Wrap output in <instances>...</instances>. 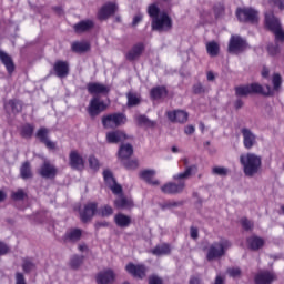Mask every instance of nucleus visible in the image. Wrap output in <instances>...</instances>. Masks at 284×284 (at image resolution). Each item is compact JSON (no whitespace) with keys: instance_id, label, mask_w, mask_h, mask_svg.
Returning <instances> with one entry per match:
<instances>
[{"instance_id":"1","label":"nucleus","mask_w":284,"mask_h":284,"mask_svg":"<svg viewBox=\"0 0 284 284\" xmlns=\"http://www.w3.org/2000/svg\"><path fill=\"white\" fill-rule=\"evenodd\" d=\"M146 12L152 19V30H155L156 32H170V30H172V18H170L168 12L161 13V9L159 6H156V3L149 4Z\"/></svg>"},{"instance_id":"2","label":"nucleus","mask_w":284,"mask_h":284,"mask_svg":"<svg viewBox=\"0 0 284 284\" xmlns=\"http://www.w3.org/2000/svg\"><path fill=\"white\" fill-rule=\"evenodd\" d=\"M193 172H199L196 164L190 165L184 172L173 175V181H179V183L168 182L161 186V192L163 194H181L185 190V179H190Z\"/></svg>"},{"instance_id":"3","label":"nucleus","mask_w":284,"mask_h":284,"mask_svg":"<svg viewBox=\"0 0 284 284\" xmlns=\"http://www.w3.org/2000/svg\"><path fill=\"white\" fill-rule=\"evenodd\" d=\"M264 29L272 32L275 41L284 42V30L281 19L274 14V11H266L264 13Z\"/></svg>"},{"instance_id":"4","label":"nucleus","mask_w":284,"mask_h":284,"mask_svg":"<svg viewBox=\"0 0 284 284\" xmlns=\"http://www.w3.org/2000/svg\"><path fill=\"white\" fill-rule=\"evenodd\" d=\"M240 163L243 168V172L245 176H254L258 174L261 166L263 165V161L261 156L255 153H245L240 156Z\"/></svg>"},{"instance_id":"5","label":"nucleus","mask_w":284,"mask_h":284,"mask_svg":"<svg viewBox=\"0 0 284 284\" xmlns=\"http://www.w3.org/2000/svg\"><path fill=\"white\" fill-rule=\"evenodd\" d=\"M267 92L263 91V85L254 82L245 85H237L234 88L235 97H248V94H263L264 97H272V87L266 85Z\"/></svg>"},{"instance_id":"6","label":"nucleus","mask_w":284,"mask_h":284,"mask_svg":"<svg viewBox=\"0 0 284 284\" xmlns=\"http://www.w3.org/2000/svg\"><path fill=\"white\" fill-rule=\"evenodd\" d=\"M232 247V242L227 239H221L220 242H214L209 246L206 253V261H216V258H222V256Z\"/></svg>"},{"instance_id":"7","label":"nucleus","mask_w":284,"mask_h":284,"mask_svg":"<svg viewBox=\"0 0 284 284\" xmlns=\"http://www.w3.org/2000/svg\"><path fill=\"white\" fill-rule=\"evenodd\" d=\"M128 123V115L122 112L109 113L102 116V125L105 130H114Z\"/></svg>"},{"instance_id":"8","label":"nucleus","mask_w":284,"mask_h":284,"mask_svg":"<svg viewBox=\"0 0 284 284\" xmlns=\"http://www.w3.org/2000/svg\"><path fill=\"white\" fill-rule=\"evenodd\" d=\"M248 48L250 44H247V40L243 39L241 36H231L227 45L229 54H243Z\"/></svg>"},{"instance_id":"9","label":"nucleus","mask_w":284,"mask_h":284,"mask_svg":"<svg viewBox=\"0 0 284 284\" xmlns=\"http://www.w3.org/2000/svg\"><path fill=\"white\" fill-rule=\"evenodd\" d=\"M235 14L241 23H258V12L254 8H237Z\"/></svg>"},{"instance_id":"10","label":"nucleus","mask_w":284,"mask_h":284,"mask_svg":"<svg viewBox=\"0 0 284 284\" xmlns=\"http://www.w3.org/2000/svg\"><path fill=\"white\" fill-rule=\"evenodd\" d=\"M108 110V105L99 98V95H94L87 108V112L91 119H97L99 114L105 112Z\"/></svg>"},{"instance_id":"11","label":"nucleus","mask_w":284,"mask_h":284,"mask_svg":"<svg viewBox=\"0 0 284 284\" xmlns=\"http://www.w3.org/2000/svg\"><path fill=\"white\" fill-rule=\"evenodd\" d=\"M69 166L77 172H83V170H85V160L79 151L72 150L69 153Z\"/></svg>"},{"instance_id":"12","label":"nucleus","mask_w":284,"mask_h":284,"mask_svg":"<svg viewBox=\"0 0 284 284\" xmlns=\"http://www.w3.org/2000/svg\"><path fill=\"white\" fill-rule=\"evenodd\" d=\"M38 174L42 179H50L52 181L57 179V175L59 174V169H57V166L50 161L45 160L40 166Z\"/></svg>"},{"instance_id":"13","label":"nucleus","mask_w":284,"mask_h":284,"mask_svg":"<svg viewBox=\"0 0 284 284\" xmlns=\"http://www.w3.org/2000/svg\"><path fill=\"white\" fill-rule=\"evenodd\" d=\"M118 10H119V7L116 6V3L106 2L99 9L97 13V19L99 21H108V19L113 17V14H115Z\"/></svg>"},{"instance_id":"14","label":"nucleus","mask_w":284,"mask_h":284,"mask_svg":"<svg viewBox=\"0 0 284 284\" xmlns=\"http://www.w3.org/2000/svg\"><path fill=\"white\" fill-rule=\"evenodd\" d=\"M145 52V43L136 42L132 48L124 54L126 61L134 62L139 61Z\"/></svg>"},{"instance_id":"15","label":"nucleus","mask_w":284,"mask_h":284,"mask_svg":"<svg viewBox=\"0 0 284 284\" xmlns=\"http://www.w3.org/2000/svg\"><path fill=\"white\" fill-rule=\"evenodd\" d=\"M125 270L128 274L133 276V278H140L141 281H143L148 274V267L145 264L129 263L126 264Z\"/></svg>"},{"instance_id":"16","label":"nucleus","mask_w":284,"mask_h":284,"mask_svg":"<svg viewBox=\"0 0 284 284\" xmlns=\"http://www.w3.org/2000/svg\"><path fill=\"white\" fill-rule=\"evenodd\" d=\"M50 130H48L45 126H42L37 131L36 138L40 141V143H43L48 150H57V143L48 138Z\"/></svg>"},{"instance_id":"17","label":"nucleus","mask_w":284,"mask_h":284,"mask_svg":"<svg viewBox=\"0 0 284 284\" xmlns=\"http://www.w3.org/2000/svg\"><path fill=\"white\" fill-rule=\"evenodd\" d=\"M99 204L97 202H89L84 205L83 210L80 212V219L82 223H88L94 219Z\"/></svg>"},{"instance_id":"18","label":"nucleus","mask_w":284,"mask_h":284,"mask_svg":"<svg viewBox=\"0 0 284 284\" xmlns=\"http://www.w3.org/2000/svg\"><path fill=\"white\" fill-rule=\"evenodd\" d=\"M156 176V170L154 169H144L140 171L139 179L142 181H145L148 185H152L153 187H156L161 185V181L154 179Z\"/></svg>"},{"instance_id":"19","label":"nucleus","mask_w":284,"mask_h":284,"mask_svg":"<svg viewBox=\"0 0 284 284\" xmlns=\"http://www.w3.org/2000/svg\"><path fill=\"white\" fill-rule=\"evenodd\" d=\"M273 281H276V274L268 270L260 271L254 275L255 284H272Z\"/></svg>"},{"instance_id":"20","label":"nucleus","mask_w":284,"mask_h":284,"mask_svg":"<svg viewBox=\"0 0 284 284\" xmlns=\"http://www.w3.org/2000/svg\"><path fill=\"white\" fill-rule=\"evenodd\" d=\"M166 116L171 123H187V119H190V114L183 110H173L168 111Z\"/></svg>"},{"instance_id":"21","label":"nucleus","mask_w":284,"mask_h":284,"mask_svg":"<svg viewBox=\"0 0 284 284\" xmlns=\"http://www.w3.org/2000/svg\"><path fill=\"white\" fill-rule=\"evenodd\" d=\"M53 72L58 79H65L70 74V63L63 60H57L53 64Z\"/></svg>"},{"instance_id":"22","label":"nucleus","mask_w":284,"mask_h":284,"mask_svg":"<svg viewBox=\"0 0 284 284\" xmlns=\"http://www.w3.org/2000/svg\"><path fill=\"white\" fill-rule=\"evenodd\" d=\"M0 62L2 65H4L9 77H12L14 74V71L17 70V65L14 64V60L10 54H8L6 51L0 50Z\"/></svg>"},{"instance_id":"23","label":"nucleus","mask_w":284,"mask_h":284,"mask_svg":"<svg viewBox=\"0 0 284 284\" xmlns=\"http://www.w3.org/2000/svg\"><path fill=\"white\" fill-rule=\"evenodd\" d=\"M246 247L251 250V252H258V250L265 247V240L258 235H251L246 237Z\"/></svg>"},{"instance_id":"24","label":"nucleus","mask_w":284,"mask_h":284,"mask_svg":"<svg viewBox=\"0 0 284 284\" xmlns=\"http://www.w3.org/2000/svg\"><path fill=\"white\" fill-rule=\"evenodd\" d=\"M242 136H243V145L245 150H252L254 145L256 144V134L252 132V130L247 128H243L241 130Z\"/></svg>"},{"instance_id":"25","label":"nucleus","mask_w":284,"mask_h":284,"mask_svg":"<svg viewBox=\"0 0 284 284\" xmlns=\"http://www.w3.org/2000/svg\"><path fill=\"white\" fill-rule=\"evenodd\" d=\"M114 278H116L114 271L109 268L105 271H101L95 275V283L97 284H111V283H114Z\"/></svg>"},{"instance_id":"26","label":"nucleus","mask_w":284,"mask_h":284,"mask_svg":"<svg viewBox=\"0 0 284 284\" xmlns=\"http://www.w3.org/2000/svg\"><path fill=\"white\" fill-rule=\"evenodd\" d=\"M87 90L89 94H110V87L99 82H89Z\"/></svg>"},{"instance_id":"27","label":"nucleus","mask_w":284,"mask_h":284,"mask_svg":"<svg viewBox=\"0 0 284 284\" xmlns=\"http://www.w3.org/2000/svg\"><path fill=\"white\" fill-rule=\"evenodd\" d=\"M94 28V20H81L73 26L75 34H83L84 32H90Z\"/></svg>"},{"instance_id":"28","label":"nucleus","mask_w":284,"mask_h":284,"mask_svg":"<svg viewBox=\"0 0 284 284\" xmlns=\"http://www.w3.org/2000/svg\"><path fill=\"white\" fill-rule=\"evenodd\" d=\"M126 140L128 135L121 130H115L106 133L108 143H121Z\"/></svg>"},{"instance_id":"29","label":"nucleus","mask_w":284,"mask_h":284,"mask_svg":"<svg viewBox=\"0 0 284 284\" xmlns=\"http://www.w3.org/2000/svg\"><path fill=\"white\" fill-rule=\"evenodd\" d=\"M114 223L121 229L130 227L132 225V217L123 213H118L114 215Z\"/></svg>"},{"instance_id":"30","label":"nucleus","mask_w":284,"mask_h":284,"mask_svg":"<svg viewBox=\"0 0 284 284\" xmlns=\"http://www.w3.org/2000/svg\"><path fill=\"white\" fill-rule=\"evenodd\" d=\"M114 207H116V210H132V207H134V201H132V199L122 196L114 200Z\"/></svg>"},{"instance_id":"31","label":"nucleus","mask_w":284,"mask_h":284,"mask_svg":"<svg viewBox=\"0 0 284 284\" xmlns=\"http://www.w3.org/2000/svg\"><path fill=\"white\" fill-rule=\"evenodd\" d=\"M119 159L121 161H128L132 154H134V148H132V144H122L119 149Z\"/></svg>"},{"instance_id":"32","label":"nucleus","mask_w":284,"mask_h":284,"mask_svg":"<svg viewBox=\"0 0 284 284\" xmlns=\"http://www.w3.org/2000/svg\"><path fill=\"white\" fill-rule=\"evenodd\" d=\"M150 97L153 101H159V99H163V97H168V88L163 85L154 87L150 91Z\"/></svg>"},{"instance_id":"33","label":"nucleus","mask_w":284,"mask_h":284,"mask_svg":"<svg viewBox=\"0 0 284 284\" xmlns=\"http://www.w3.org/2000/svg\"><path fill=\"white\" fill-rule=\"evenodd\" d=\"M20 176L23 181H28V179H32L34 174L32 173V165L30 161H26L20 166Z\"/></svg>"},{"instance_id":"34","label":"nucleus","mask_w":284,"mask_h":284,"mask_svg":"<svg viewBox=\"0 0 284 284\" xmlns=\"http://www.w3.org/2000/svg\"><path fill=\"white\" fill-rule=\"evenodd\" d=\"M134 119L136 121V124L140 128H155L156 126V122L149 120L145 114L135 115Z\"/></svg>"},{"instance_id":"35","label":"nucleus","mask_w":284,"mask_h":284,"mask_svg":"<svg viewBox=\"0 0 284 284\" xmlns=\"http://www.w3.org/2000/svg\"><path fill=\"white\" fill-rule=\"evenodd\" d=\"M81 236H83V231L81 229H71L64 235V241H81Z\"/></svg>"},{"instance_id":"36","label":"nucleus","mask_w":284,"mask_h":284,"mask_svg":"<svg viewBox=\"0 0 284 284\" xmlns=\"http://www.w3.org/2000/svg\"><path fill=\"white\" fill-rule=\"evenodd\" d=\"M72 52H75L77 54H81L83 52L90 51V44L89 42H79L74 41L71 44Z\"/></svg>"},{"instance_id":"37","label":"nucleus","mask_w":284,"mask_h":284,"mask_svg":"<svg viewBox=\"0 0 284 284\" xmlns=\"http://www.w3.org/2000/svg\"><path fill=\"white\" fill-rule=\"evenodd\" d=\"M151 252L154 254V256H163L171 254L172 248L170 247V244L164 243L162 245L155 246Z\"/></svg>"},{"instance_id":"38","label":"nucleus","mask_w":284,"mask_h":284,"mask_svg":"<svg viewBox=\"0 0 284 284\" xmlns=\"http://www.w3.org/2000/svg\"><path fill=\"white\" fill-rule=\"evenodd\" d=\"M34 134V125L31 123H26L20 128V136L22 139H30Z\"/></svg>"},{"instance_id":"39","label":"nucleus","mask_w":284,"mask_h":284,"mask_svg":"<svg viewBox=\"0 0 284 284\" xmlns=\"http://www.w3.org/2000/svg\"><path fill=\"white\" fill-rule=\"evenodd\" d=\"M206 52L210 57H219L221 47L216 43V41H210L206 43Z\"/></svg>"},{"instance_id":"40","label":"nucleus","mask_w":284,"mask_h":284,"mask_svg":"<svg viewBox=\"0 0 284 284\" xmlns=\"http://www.w3.org/2000/svg\"><path fill=\"white\" fill-rule=\"evenodd\" d=\"M22 270H23L24 274H30V272H32V270H37V264H34V262H32V258L23 257L22 258Z\"/></svg>"},{"instance_id":"41","label":"nucleus","mask_w":284,"mask_h":284,"mask_svg":"<svg viewBox=\"0 0 284 284\" xmlns=\"http://www.w3.org/2000/svg\"><path fill=\"white\" fill-rule=\"evenodd\" d=\"M213 12L215 19H222V17H225V4L217 2L213 6Z\"/></svg>"},{"instance_id":"42","label":"nucleus","mask_w":284,"mask_h":284,"mask_svg":"<svg viewBox=\"0 0 284 284\" xmlns=\"http://www.w3.org/2000/svg\"><path fill=\"white\" fill-rule=\"evenodd\" d=\"M98 214L102 219H108V216H112V214H114V209L110 205H104L99 209Z\"/></svg>"},{"instance_id":"43","label":"nucleus","mask_w":284,"mask_h":284,"mask_svg":"<svg viewBox=\"0 0 284 284\" xmlns=\"http://www.w3.org/2000/svg\"><path fill=\"white\" fill-rule=\"evenodd\" d=\"M82 263H83V256L73 255L71 257L70 265L72 270H79Z\"/></svg>"},{"instance_id":"44","label":"nucleus","mask_w":284,"mask_h":284,"mask_svg":"<svg viewBox=\"0 0 284 284\" xmlns=\"http://www.w3.org/2000/svg\"><path fill=\"white\" fill-rule=\"evenodd\" d=\"M103 179L104 183H106V185L109 186L116 182V180L114 179V174H112V171L110 170L103 171Z\"/></svg>"},{"instance_id":"45","label":"nucleus","mask_w":284,"mask_h":284,"mask_svg":"<svg viewBox=\"0 0 284 284\" xmlns=\"http://www.w3.org/2000/svg\"><path fill=\"white\" fill-rule=\"evenodd\" d=\"M240 223H241L243 230H245V232H250V231L254 230V222H252L247 217H242L240 220Z\"/></svg>"},{"instance_id":"46","label":"nucleus","mask_w":284,"mask_h":284,"mask_svg":"<svg viewBox=\"0 0 284 284\" xmlns=\"http://www.w3.org/2000/svg\"><path fill=\"white\" fill-rule=\"evenodd\" d=\"M126 99L129 108H134V105H139V103H141V99H139L134 93H129Z\"/></svg>"},{"instance_id":"47","label":"nucleus","mask_w":284,"mask_h":284,"mask_svg":"<svg viewBox=\"0 0 284 284\" xmlns=\"http://www.w3.org/2000/svg\"><path fill=\"white\" fill-rule=\"evenodd\" d=\"M28 197V194L23 192V189H18L17 192L11 194L12 201H23Z\"/></svg>"},{"instance_id":"48","label":"nucleus","mask_w":284,"mask_h":284,"mask_svg":"<svg viewBox=\"0 0 284 284\" xmlns=\"http://www.w3.org/2000/svg\"><path fill=\"white\" fill-rule=\"evenodd\" d=\"M230 170L225 166H214L212 169V174H215L216 176H227Z\"/></svg>"},{"instance_id":"49","label":"nucleus","mask_w":284,"mask_h":284,"mask_svg":"<svg viewBox=\"0 0 284 284\" xmlns=\"http://www.w3.org/2000/svg\"><path fill=\"white\" fill-rule=\"evenodd\" d=\"M192 91H193V94H205V92H207V89L204 88L203 83L197 82L193 84Z\"/></svg>"},{"instance_id":"50","label":"nucleus","mask_w":284,"mask_h":284,"mask_svg":"<svg viewBox=\"0 0 284 284\" xmlns=\"http://www.w3.org/2000/svg\"><path fill=\"white\" fill-rule=\"evenodd\" d=\"M126 170H136L139 168V161L136 160H128L123 163Z\"/></svg>"},{"instance_id":"51","label":"nucleus","mask_w":284,"mask_h":284,"mask_svg":"<svg viewBox=\"0 0 284 284\" xmlns=\"http://www.w3.org/2000/svg\"><path fill=\"white\" fill-rule=\"evenodd\" d=\"M227 274L229 276H231V278H239L242 272L240 267H231V268H227Z\"/></svg>"},{"instance_id":"52","label":"nucleus","mask_w":284,"mask_h":284,"mask_svg":"<svg viewBox=\"0 0 284 284\" xmlns=\"http://www.w3.org/2000/svg\"><path fill=\"white\" fill-rule=\"evenodd\" d=\"M12 112H21V102L19 100H9Z\"/></svg>"},{"instance_id":"53","label":"nucleus","mask_w":284,"mask_h":284,"mask_svg":"<svg viewBox=\"0 0 284 284\" xmlns=\"http://www.w3.org/2000/svg\"><path fill=\"white\" fill-rule=\"evenodd\" d=\"M282 83H283V79L281 78V74L275 73L273 75V88H274V90H278L281 88Z\"/></svg>"},{"instance_id":"54","label":"nucleus","mask_w":284,"mask_h":284,"mask_svg":"<svg viewBox=\"0 0 284 284\" xmlns=\"http://www.w3.org/2000/svg\"><path fill=\"white\" fill-rule=\"evenodd\" d=\"M267 52L271 57H276V54H278V52H281V48H278L277 44H268Z\"/></svg>"},{"instance_id":"55","label":"nucleus","mask_w":284,"mask_h":284,"mask_svg":"<svg viewBox=\"0 0 284 284\" xmlns=\"http://www.w3.org/2000/svg\"><path fill=\"white\" fill-rule=\"evenodd\" d=\"M109 187L113 194H123V187L116 182H114L112 185H109Z\"/></svg>"},{"instance_id":"56","label":"nucleus","mask_w":284,"mask_h":284,"mask_svg":"<svg viewBox=\"0 0 284 284\" xmlns=\"http://www.w3.org/2000/svg\"><path fill=\"white\" fill-rule=\"evenodd\" d=\"M89 165L91 170H99V160L94 155L89 156Z\"/></svg>"},{"instance_id":"57","label":"nucleus","mask_w":284,"mask_h":284,"mask_svg":"<svg viewBox=\"0 0 284 284\" xmlns=\"http://www.w3.org/2000/svg\"><path fill=\"white\" fill-rule=\"evenodd\" d=\"M270 6L273 8H278V10H284V0H270Z\"/></svg>"},{"instance_id":"58","label":"nucleus","mask_w":284,"mask_h":284,"mask_svg":"<svg viewBox=\"0 0 284 284\" xmlns=\"http://www.w3.org/2000/svg\"><path fill=\"white\" fill-rule=\"evenodd\" d=\"M10 252V246L4 242L0 241V256H6Z\"/></svg>"},{"instance_id":"59","label":"nucleus","mask_w":284,"mask_h":284,"mask_svg":"<svg viewBox=\"0 0 284 284\" xmlns=\"http://www.w3.org/2000/svg\"><path fill=\"white\" fill-rule=\"evenodd\" d=\"M149 284H163V278L159 277L158 275H150Z\"/></svg>"},{"instance_id":"60","label":"nucleus","mask_w":284,"mask_h":284,"mask_svg":"<svg viewBox=\"0 0 284 284\" xmlns=\"http://www.w3.org/2000/svg\"><path fill=\"white\" fill-rule=\"evenodd\" d=\"M101 227H110V222H108V221L95 222L94 229L97 230V232H99V230H101Z\"/></svg>"},{"instance_id":"61","label":"nucleus","mask_w":284,"mask_h":284,"mask_svg":"<svg viewBox=\"0 0 284 284\" xmlns=\"http://www.w3.org/2000/svg\"><path fill=\"white\" fill-rule=\"evenodd\" d=\"M16 284H27L26 276L21 272L16 273Z\"/></svg>"},{"instance_id":"62","label":"nucleus","mask_w":284,"mask_h":284,"mask_svg":"<svg viewBox=\"0 0 284 284\" xmlns=\"http://www.w3.org/2000/svg\"><path fill=\"white\" fill-rule=\"evenodd\" d=\"M143 21V16L141 13H138L133 17L132 27L136 28V24L141 23Z\"/></svg>"},{"instance_id":"63","label":"nucleus","mask_w":284,"mask_h":284,"mask_svg":"<svg viewBox=\"0 0 284 284\" xmlns=\"http://www.w3.org/2000/svg\"><path fill=\"white\" fill-rule=\"evenodd\" d=\"M191 239H193L194 241L199 239V229L191 226Z\"/></svg>"},{"instance_id":"64","label":"nucleus","mask_w":284,"mask_h":284,"mask_svg":"<svg viewBox=\"0 0 284 284\" xmlns=\"http://www.w3.org/2000/svg\"><path fill=\"white\" fill-rule=\"evenodd\" d=\"M203 281L199 276H191L189 284H202Z\"/></svg>"}]
</instances>
